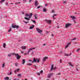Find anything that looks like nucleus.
<instances>
[{
    "label": "nucleus",
    "instance_id": "obj_28",
    "mask_svg": "<svg viewBox=\"0 0 80 80\" xmlns=\"http://www.w3.org/2000/svg\"><path fill=\"white\" fill-rule=\"evenodd\" d=\"M43 11L44 12H47V10H46V8H44V9H43Z\"/></svg>",
    "mask_w": 80,
    "mask_h": 80
},
{
    "label": "nucleus",
    "instance_id": "obj_3",
    "mask_svg": "<svg viewBox=\"0 0 80 80\" xmlns=\"http://www.w3.org/2000/svg\"><path fill=\"white\" fill-rule=\"evenodd\" d=\"M15 55L17 57V60H19V59L20 58V57H21V56H20V55H19V54L18 53L15 54Z\"/></svg>",
    "mask_w": 80,
    "mask_h": 80
},
{
    "label": "nucleus",
    "instance_id": "obj_54",
    "mask_svg": "<svg viewBox=\"0 0 80 80\" xmlns=\"http://www.w3.org/2000/svg\"><path fill=\"white\" fill-rule=\"evenodd\" d=\"M24 13H25V12H22V14H24Z\"/></svg>",
    "mask_w": 80,
    "mask_h": 80
},
{
    "label": "nucleus",
    "instance_id": "obj_6",
    "mask_svg": "<svg viewBox=\"0 0 80 80\" xmlns=\"http://www.w3.org/2000/svg\"><path fill=\"white\" fill-rule=\"evenodd\" d=\"M36 30L38 33H42V30L38 28H36Z\"/></svg>",
    "mask_w": 80,
    "mask_h": 80
},
{
    "label": "nucleus",
    "instance_id": "obj_25",
    "mask_svg": "<svg viewBox=\"0 0 80 80\" xmlns=\"http://www.w3.org/2000/svg\"><path fill=\"white\" fill-rule=\"evenodd\" d=\"M4 80H9V77H6L4 78Z\"/></svg>",
    "mask_w": 80,
    "mask_h": 80
},
{
    "label": "nucleus",
    "instance_id": "obj_49",
    "mask_svg": "<svg viewBox=\"0 0 80 80\" xmlns=\"http://www.w3.org/2000/svg\"><path fill=\"white\" fill-rule=\"evenodd\" d=\"M8 2H6V5H8Z\"/></svg>",
    "mask_w": 80,
    "mask_h": 80
},
{
    "label": "nucleus",
    "instance_id": "obj_55",
    "mask_svg": "<svg viewBox=\"0 0 80 80\" xmlns=\"http://www.w3.org/2000/svg\"><path fill=\"white\" fill-rule=\"evenodd\" d=\"M52 13H53V12H55V11H52Z\"/></svg>",
    "mask_w": 80,
    "mask_h": 80
},
{
    "label": "nucleus",
    "instance_id": "obj_20",
    "mask_svg": "<svg viewBox=\"0 0 80 80\" xmlns=\"http://www.w3.org/2000/svg\"><path fill=\"white\" fill-rule=\"evenodd\" d=\"M22 64L23 65V64H25V59H23L22 60Z\"/></svg>",
    "mask_w": 80,
    "mask_h": 80
},
{
    "label": "nucleus",
    "instance_id": "obj_60",
    "mask_svg": "<svg viewBox=\"0 0 80 80\" xmlns=\"http://www.w3.org/2000/svg\"><path fill=\"white\" fill-rule=\"evenodd\" d=\"M34 66H35V68H37V67H36V66L35 65Z\"/></svg>",
    "mask_w": 80,
    "mask_h": 80
},
{
    "label": "nucleus",
    "instance_id": "obj_37",
    "mask_svg": "<svg viewBox=\"0 0 80 80\" xmlns=\"http://www.w3.org/2000/svg\"><path fill=\"white\" fill-rule=\"evenodd\" d=\"M37 62L38 63L40 62V59H37Z\"/></svg>",
    "mask_w": 80,
    "mask_h": 80
},
{
    "label": "nucleus",
    "instance_id": "obj_26",
    "mask_svg": "<svg viewBox=\"0 0 80 80\" xmlns=\"http://www.w3.org/2000/svg\"><path fill=\"white\" fill-rule=\"evenodd\" d=\"M3 47L4 48L6 47V44L5 43H4L3 45Z\"/></svg>",
    "mask_w": 80,
    "mask_h": 80
},
{
    "label": "nucleus",
    "instance_id": "obj_32",
    "mask_svg": "<svg viewBox=\"0 0 80 80\" xmlns=\"http://www.w3.org/2000/svg\"><path fill=\"white\" fill-rule=\"evenodd\" d=\"M28 15H29V14H28V13H26L25 17H28Z\"/></svg>",
    "mask_w": 80,
    "mask_h": 80
},
{
    "label": "nucleus",
    "instance_id": "obj_51",
    "mask_svg": "<svg viewBox=\"0 0 80 80\" xmlns=\"http://www.w3.org/2000/svg\"><path fill=\"white\" fill-rule=\"evenodd\" d=\"M48 5L47 4H45V7H47V6Z\"/></svg>",
    "mask_w": 80,
    "mask_h": 80
},
{
    "label": "nucleus",
    "instance_id": "obj_7",
    "mask_svg": "<svg viewBox=\"0 0 80 80\" xmlns=\"http://www.w3.org/2000/svg\"><path fill=\"white\" fill-rule=\"evenodd\" d=\"M33 61L32 62V63H33L34 62H35L36 63H37V59H35V58H33Z\"/></svg>",
    "mask_w": 80,
    "mask_h": 80
},
{
    "label": "nucleus",
    "instance_id": "obj_24",
    "mask_svg": "<svg viewBox=\"0 0 80 80\" xmlns=\"http://www.w3.org/2000/svg\"><path fill=\"white\" fill-rule=\"evenodd\" d=\"M12 74V72L11 71H10L9 72V73H8V75H11Z\"/></svg>",
    "mask_w": 80,
    "mask_h": 80
},
{
    "label": "nucleus",
    "instance_id": "obj_56",
    "mask_svg": "<svg viewBox=\"0 0 80 80\" xmlns=\"http://www.w3.org/2000/svg\"><path fill=\"white\" fill-rule=\"evenodd\" d=\"M51 35H52V37H53V34H52Z\"/></svg>",
    "mask_w": 80,
    "mask_h": 80
},
{
    "label": "nucleus",
    "instance_id": "obj_9",
    "mask_svg": "<svg viewBox=\"0 0 80 80\" xmlns=\"http://www.w3.org/2000/svg\"><path fill=\"white\" fill-rule=\"evenodd\" d=\"M34 5H35V6H37V5H38V3L37 1V0L35 1Z\"/></svg>",
    "mask_w": 80,
    "mask_h": 80
},
{
    "label": "nucleus",
    "instance_id": "obj_18",
    "mask_svg": "<svg viewBox=\"0 0 80 80\" xmlns=\"http://www.w3.org/2000/svg\"><path fill=\"white\" fill-rule=\"evenodd\" d=\"M17 76L19 77H22V74L19 73L17 75Z\"/></svg>",
    "mask_w": 80,
    "mask_h": 80
},
{
    "label": "nucleus",
    "instance_id": "obj_19",
    "mask_svg": "<svg viewBox=\"0 0 80 80\" xmlns=\"http://www.w3.org/2000/svg\"><path fill=\"white\" fill-rule=\"evenodd\" d=\"M52 75V74H49L48 76V78H50Z\"/></svg>",
    "mask_w": 80,
    "mask_h": 80
},
{
    "label": "nucleus",
    "instance_id": "obj_39",
    "mask_svg": "<svg viewBox=\"0 0 80 80\" xmlns=\"http://www.w3.org/2000/svg\"><path fill=\"white\" fill-rule=\"evenodd\" d=\"M4 66H5V63H3V64H2V68H3Z\"/></svg>",
    "mask_w": 80,
    "mask_h": 80
},
{
    "label": "nucleus",
    "instance_id": "obj_48",
    "mask_svg": "<svg viewBox=\"0 0 80 80\" xmlns=\"http://www.w3.org/2000/svg\"><path fill=\"white\" fill-rule=\"evenodd\" d=\"M15 65L16 67H17V66H18V63H16L15 64Z\"/></svg>",
    "mask_w": 80,
    "mask_h": 80
},
{
    "label": "nucleus",
    "instance_id": "obj_5",
    "mask_svg": "<svg viewBox=\"0 0 80 80\" xmlns=\"http://www.w3.org/2000/svg\"><path fill=\"white\" fill-rule=\"evenodd\" d=\"M71 24L70 23H68L67 24H66L65 25V28H68V27H69L70 25H71Z\"/></svg>",
    "mask_w": 80,
    "mask_h": 80
},
{
    "label": "nucleus",
    "instance_id": "obj_23",
    "mask_svg": "<svg viewBox=\"0 0 80 80\" xmlns=\"http://www.w3.org/2000/svg\"><path fill=\"white\" fill-rule=\"evenodd\" d=\"M70 18H72V19L73 20L74 19H75V18L74 16H71L70 17Z\"/></svg>",
    "mask_w": 80,
    "mask_h": 80
},
{
    "label": "nucleus",
    "instance_id": "obj_59",
    "mask_svg": "<svg viewBox=\"0 0 80 80\" xmlns=\"http://www.w3.org/2000/svg\"><path fill=\"white\" fill-rule=\"evenodd\" d=\"M15 53H13L12 54V55H15Z\"/></svg>",
    "mask_w": 80,
    "mask_h": 80
},
{
    "label": "nucleus",
    "instance_id": "obj_2",
    "mask_svg": "<svg viewBox=\"0 0 80 80\" xmlns=\"http://www.w3.org/2000/svg\"><path fill=\"white\" fill-rule=\"evenodd\" d=\"M15 55L17 57V60H19V59L20 58V57H21V56H20V55H19V54L18 53L15 54Z\"/></svg>",
    "mask_w": 80,
    "mask_h": 80
},
{
    "label": "nucleus",
    "instance_id": "obj_38",
    "mask_svg": "<svg viewBox=\"0 0 80 80\" xmlns=\"http://www.w3.org/2000/svg\"><path fill=\"white\" fill-rule=\"evenodd\" d=\"M23 22H24V23H25L27 24L28 23V22H27L25 21H23Z\"/></svg>",
    "mask_w": 80,
    "mask_h": 80
},
{
    "label": "nucleus",
    "instance_id": "obj_34",
    "mask_svg": "<svg viewBox=\"0 0 80 80\" xmlns=\"http://www.w3.org/2000/svg\"><path fill=\"white\" fill-rule=\"evenodd\" d=\"M32 22L33 23H34L35 24L36 23V22L33 20H31Z\"/></svg>",
    "mask_w": 80,
    "mask_h": 80
},
{
    "label": "nucleus",
    "instance_id": "obj_14",
    "mask_svg": "<svg viewBox=\"0 0 80 80\" xmlns=\"http://www.w3.org/2000/svg\"><path fill=\"white\" fill-rule=\"evenodd\" d=\"M70 44V43H69L68 44H67V45H66L65 47V48H68V47L69 46V45Z\"/></svg>",
    "mask_w": 80,
    "mask_h": 80
},
{
    "label": "nucleus",
    "instance_id": "obj_53",
    "mask_svg": "<svg viewBox=\"0 0 80 80\" xmlns=\"http://www.w3.org/2000/svg\"><path fill=\"white\" fill-rule=\"evenodd\" d=\"M57 28H59V25H58V26H57Z\"/></svg>",
    "mask_w": 80,
    "mask_h": 80
},
{
    "label": "nucleus",
    "instance_id": "obj_11",
    "mask_svg": "<svg viewBox=\"0 0 80 80\" xmlns=\"http://www.w3.org/2000/svg\"><path fill=\"white\" fill-rule=\"evenodd\" d=\"M19 71H20V69L18 68L16 70H14V72L15 73H17V72H18Z\"/></svg>",
    "mask_w": 80,
    "mask_h": 80
},
{
    "label": "nucleus",
    "instance_id": "obj_45",
    "mask_svg": "<svg viewBox=\"0 0 80 80\" xmlns=\"http://www.w3.org/2000/svg\"><path fill=\"white\" fill-rule=\"evenodd\" d=\"M8 57H11V54H9L8 55Z\"/></svg>",
    "mask_w": 80,
    "mask_h": 80
},
{
    "label": "nucleus",
    "instance_id": "obj_15",
    "mask_svg": "<svg viewBox=\"0 0 80 80\" xmlns=\"http://www.w3.org/2000/svg\"><path fill=\"white\" fill-rule=\"evenodd\" d=\"M47 57H44L43 59V60H42L43 62H45V60H46V59H47Z\"/></svg>",
    "mask_w": 80,
    "mask_h": 80
},
{
    "label": "nucleus",
    "instance_id": "obj_10",
    "mask_svg": "<svg viewBox=\"0 0 80 80\" xmlns=\"http://www.w3.org/2000/svg\"><path fill=\"white\" fill-rule=\"evenodd\" d=\"M53 64H52L51 66V71H52L53 69Z\"/></svg>",
    "mask_w": 80,
    "mask_h": 80
},
{
    "label": "nucleus",
    "instance_id": "obj_46",
    "mask_svg": "<svg viewBox=\"0 0 80 80\" xmlns=\"http://www.w3.org/2000/svg\"><path fill=\"white\" fill-rule=\"evenodd\" d=\"M37 74H38V75H40V73L39 72L37 73Z\"/></svg>",
    "mask_w": 80,
    "mask_h": 80
},
{
    "label": "nucleus",
    "instance_id": "obj_64",
    "mask_svg": "<svg viewBox=\"0 0 80 80\" xmlns=\"http://www.w3.org/2000/svg\"><path fill=\"white\" fill-rule=\"evenodd\" d=\"M45 44H44L43 45V46H45Z\"/></svg>",
    "mask_w": 80,
    "mask_h": 80
},
{
    "label": "nucleus",
    "instance_id": "obj_31",
    "mask_svg": "<svg viewBox=\"0 0 80 80\" xmlns=\"http://www.w3.org/2000/svg\"><path fill=\"white\" fill-rule=\"evenodd\" d=\"M76 39H77V38H73V39H70V40H71V41L75 40H76Z\"/></svg>",
    "mask_w": 80,
    "mask_h": 80
},
{
    "label": "nucleus",
    "instance_id": "obj_40",
    "mask_svg": "<svg viewBox=\"0 0 80 80\" xmlns=\"http://www.w3.org/2000/svg\"><path fill=\"white\" fill-rule=\"evenodd\" d=\"M60 74H61V73H58V74H56V75H60Z\"/></svg>",
    "mask_w": 80,
    "mask_h": 80
},
{
    "label": "nucleus",
    "instance_id": "obj_47",
    "mask_svg": "<svg viewBox=\"0 0 80 80\" xmlns=\"http://www.w3.org/2000/svg\"><path fill=\"white\" fill-rule=\"evenodd\" d=\"M21 53L22 54H23V51H21Z\"/></svg>",
    "mask_w": 80,
    "mask_h": 80
},
{
    "label": "nucleus",
    "instance_id": "obj_17",
    "mask_svg": "<svg viewBox=\"0 0 80 80\" xmlns=\"http://www.w3.org/2000/svg\"><path fill=\"white\" fill-rule=\"evenodd\" d=\"M32 13H30L29 14L28 17H29V18H30L31 17H32Z\"/></svg>",
    "mask_w": 80,
    "mask_h": 80
},
{
    "label": "nucleus",
    "instance_id": "obj_4",
    "mask_svg": "<svg viewBox=\"0 0 80 80\" xmlns=\"http://www.w3.org/2000/svg\"><path fill=\"white\" fill-rule=\"evenodd\" d=\"M36 48H31L29 49L28 52V54H29V53L30 52V51H32V50H34V49H35Z\"/></svg>",
    "mask_w": 80,
    "mask_h": 80
},
{
    "label": "nucleus",
    "instance_id": "obj_44",
    "mask_svg": "<svg viewBox=\"0 0 80 80\" xmlns=\"http://www.w3.org/2000/svg\"><path fill=\"white\" fill-rule=\"evenodd\" d=\"M40 8V6H38L37 8L38 9V8Z\"/></svg>",
    "mask_w": 80,
    "mask_h": 80
},
{
    "label": "nucleus",
    "instance_id": "obj_42",
    "mask_svg": "<svg viewBox=\"0 0 80 80\" xmlns=\"http://www.w3.org/2000/svg\"><path fill=\"white\" fill-rule=\"evenodd\" d=\"M40 73H43V70H41V71H40Z\"/></svg>",
    "mask_w": 80,
    "mask_h": 80
},
{
    "label": "nucleus",
    "instance_id": "obj_27",
    "mask_svg": "<svg viewBox=\"0 0 80 80\" xmlns=\"http://www.w3.org/2000/svg\"><path fill=\"white\" fill-rule=\"evenodd\" d=\"M37 15H35L34 16V18L35 19H37Z\"/></svg>",
    "mask_w": 80,
    "mask_h": 80
},
{
    "label": "nucleus",
    "instance_id": "obj_63",
    "mask_svg": "<svg viewBox=\"0 0 80 80\" xmlns=\"http://www.w3.org/2000/svg\"><path fill=\"white\" fill-rule=\"evenodd\" d=\"M23 1H24V2H26V0H24Z\"/></svg>",
    "mask_w": 80,
    "mask_h": 80
},
{
    "label": "nucleus",
    "instance_id": "obj_30",
    "mask_svg": "<svg viewBox=\"0 0 80 80\" xmlns=\"http://www.w3.org/2000/svg\"><path fill=\"white\" fill-rule=\"evenodd\" d=\"M11 30H12V28H10L9 29L8 31V32H11Z\"/></svg>",
    "mask_w": 80,
    "mask_h": 80
},
{
    "label": "nucleus",
    "instance_id": "obj_61",
    "mask_svg": "<svg viewBox=\"0 0 80 80\" xmlns=\"http://www.w3.org/2000/svg\"><path fill=\"white\" fill-rule=\"evenodd\" d=\"M18 3H20V2H19L17 3V4H18Z\"/></svg>",
    "mask_w": 80,
    "mask_h": 80
},
{
    "label": "nucleus",
    "instance_id": "obj_58",
    "mask_svg": "<svg viewBox=\"0 0 80 80\" xmlns=\"http://www.w3.org/2000/svg\"><path fill=\"white\" fill-rule=\"evenodd\" d=\"M29 62H31L32 61L31 60L29 59Z\"/></svg>",
    "mask_w": 80,
    "mask_h": 80
},
{
    "label": "nucleus",
    "instance_id": "obj_1",
    "mask_svg": "<svg viewBox=\"0 0 80 80\" xmlns=\"http://www.w3.org/2000/svg\"><path fill=\"white\" fill-rule=\"evenodd\" d=\"M15 55L17 57V60H19V59L20 58V57H21V56H20V55H19V54L18 53L15 54Z\"/></svg>",
    "mask_w": 80,
    "mask_h": 80
},
{
    "label": "nucleus",
    "instance_id": "obj_16",
    "mask_svg": "<svg viewBox=\"0 0 80 80\" xmlns=\"http://www.w3.org/2000/svg\"><path fill=\"white\" fill-rule=\"evenodd\" d=\"M34 27H35V26H34V25H32V26L30 27L29 29H33Z\"/></svg>",
    "mask_w": 80,
    "mask_h": 80
},
{
    "label": "nucleus",
    "instance_id": "obj_22",
    "mask_svg": "<svg viewBox=\"0 0 80 80\" xmlns=\"http://www.w3.org/2000/svg\"><path fill=\"white\" fill-rule=\"evenodd\" d=\"M68 64L69 66H71V67H73V65L72 64V63L71 62H69Z\"/></svg>",
    "mask_w": 80,
    "mask_h": 80
},
{
    "label": "nucleus",
    "instance_id": "obj_35",
    "mask_svg": "<svg viewBox=\"0 0 80 80\" xmlns=\"http://www.w3.org/2000/svg\"><path fill=\"white\" fill-rule=\"evenodd\" d=\"M5 1V0H1V1H0V3H2Z\"/></svg>",
    "mask_w": 80,
    "mask_h": 80
},
{
    "label": "nucleus",
    "instance_id": "obj_62",
    "mask_svg": "<svg viewBox=\"0 0 80 80\" xmlns=\"http://www.w3.org/2000/svg\"><path fill=\"white\" fill-rule=\"evenodd\" d=\"M62 53V51H61L60 52V53Z\"/></svg>",
    "mask_w": 80,
    "mask_h": 80
},
{
    "label": "nucleus",
    "instance_id": "obj_12",
    "mask_svg": "<svg viewBox=\"0 0 80 80\" xmlns=\"http://www.w3.org/2000/svg\"><path fill=\"white\" fill-rule=\"evenodd\" d=\"M45 22H48V23H51V22L50 21H48L47 19L45 20Z\"/></svg>",
    "mask_w": 80,
    "mask_h": 80
},
{
    "label": "nucleus",
    "instance_id": "obj_29",
    "mask_svg": "<svg viewBox=\"0 0 80 80\" xmlns=\"http://www.w3.org/2000/svg\"><path fill=\"white\" fill-rule=\"evenodd\" d=\"M64 55H65V56H70V55H71V54H69V55H68V54H64Z\"/></svg>",
    "mask_w": 80,
    "mask_h": 80
},
{
    "label": "nucleus",
    "instance_id": "obj_36",
    "mask_svg": "<svg viewBox=\"0 0 80 80\" xmlns=\"http://www.w3.org/2000/svg\"><path fill=\"white\" fill-rule=\"evenodd\" d=\"M57 14H54V15L53 16V18H54V17H55V16H57Z\"/></svg>",
    "mask_w": 80,
    "mask_h": 80
},
{
    "label": "nucleus",
    "instance_id": "obj_52",
    "mask_svg": "<svg viewBox=\"0 0 80 80\" xmlns=\"http://www.w3.org/2000/svg\"><path fill=\"white\" fill-rule=\"evenodd\" d=\"M29 2H32V0H29Z\"/></svg>",
    "mask_w": 80,
    "mask_h": 80
},
{
    "label": "nucleus",
    "instance_id": "obj_50",
    "mask_svg": "<svg viewBox=\"0 0 80 80\" xmlns=\"http://www.w3.org/2000/svg\"><path fill=\"white\" fill-rule=\"evenodd\" d=\"M66 1H63V3H66Z\"/></svg>",
    "mask_w": 80,
    "mask_h": 80
},
{
    "label": "nucleus",
    "instance_id": "obj_13",
    "mask_svg": "<svg viewBox=\"0 0 80 80\" xmlns=\"http://www.w3.org/2000/svg\"><path fill=\"white\" fill-rule=\"evenodd\" d=\"M26 47L25 46H22L21 47V48L22 49V50H25V49H26Z\"/></svg>",
    "mask_w": 80,
    "mask_h": 80
},
{
    "label": "nucleus",
    "instance_id": "obj_33",
    "mask_svg": "<svg viewBox=\"0 0 80 80\" xmlns=\"http://www.w3.org/2000/svg\"><path fill=\"white\" fill-rule=\"evenodd\" d=\"M27 65H32V64L30 63H27Z\"/></svg>",
    "mask_w": 80,
    "mask_h": 80
},
{
    "label": "nucleus",
    "instance_id": "obj_8",
    "mask_svg": "<svg viewBox=\"0 0 80 80\" xmlns=\"http://www.w3.org/2000/svg\"><path fill=\"white\" fill-rule=\"evenodd\" d=\"M12 28H18L19 27V26L17 25L13 26V25H12Z\"/></svg>",
    "mask_w": 80,
    "mask_h": 80
},
{
    "label": "nucleus",
    "instance_id": "obj_43",
    "mask_svg": "<svg viewBox=\"0 0 80 80\" xmlns=\"http://www.w3.org/2000/svg\"><path fill=\"white\" fill-rule=\"evenodd\" d=\"M79 50H80V49L79 48L77 50V52H78V51H79Z\"/></svg>",
    "mask_w": 80,
    "mask_h": 80
},
{
    "label": "nucleus",
    "instance_id": "obj_21",
    "mask_svg": "<svg viewBox=\"0 0 80 80\" xmlns=\"http://www.w3.org/2000/svg\"><path fill=\"white\" fill-rule=\"evenodd\" d=\"M26 20H30V18H29L27 17H25L24 18Z\"/></svg>",
    "mask_w": 80,
    "mask_h": 80
},
{
    "label": "nucleus",
    "instance_id": "obj_41",
    "mask_svg": "<svg viewBox=\"0 0 80 80\" xmlns=\"http://www.w3.org/2000/svg\"><path fill=\"white\" fill-rule=\"evenodd\" d=\"M56 67H54V68H53V70H55V69H56Z\"/></svg>",
    "mask_w": 80,
    "mask_h": 80
},
{
    "label": "nucleus",
    "instance_id": "obj_57",
    "mask_svg": "<svg viewBox=\"0 0 80 80\" xmlns=\"http://www.w3.org/2000/svg\"><path fill=\"white\" fill-rule=\"evenodd\" d=\"M60 63H61L62 62V59H61L60 60Z\"/></svg>",
    "mask_w": 80,
    "mask_h": 80
}]
</instances>
